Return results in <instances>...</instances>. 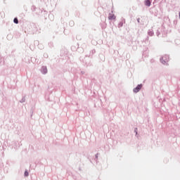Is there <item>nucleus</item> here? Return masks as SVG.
Here are the masks:
<instances>
[{"mask_svg":"<svg viewBox=\"0 0 180 180\" xmlns=\"http://www.w3.org/2000/svg\"><path fill=\"white\" fill-rule=\"evenodd\" d=\"M160 63L163 64V65H168V61H169V56L165 55L162 58H160Z\"/></svg>","mask_w":180,"mask_h":180,"instance_id":"nucleus-1","label":"nucleus"},{"mask_svg":"<svg viewBox=\"0 0 180 180\" xmlns=\"http://www.w3.org/2000/svg\"><path fill=\"white\" fill-rule=\"evenodd\" d=\"M141 88H143V84H138L136 86V87H135L134 89H133V92L134 94H137L138 92H140Z\"/></svg>","mask_w":180,"mask_h":180,"instance_id":"nucleus-2","label":"nucleus"},{"mask_svg":"<svg viewBox=\"0 0 180 180\" xmlns=\"http://www.w3.org/2000/svg\"><path fill=\"white\" fill-rule=\"evenodd\" d=\"M41 74H44V75H45V74H47V72H48L47 67L42 66L41 68Z\"/></svg>","mask_w":180,"mask_h":180,"instance_id":"nucleus-3","label":"nucleus"},{"mask_svg":"<svg viewBox=\"0 0 180 180\" xmlns=\"http://www.w3.org/2000/svg\"><path fill=\"white\" fill-rule=\"evenodd\" d=\"M108 19L109 20H113L115 19H116V15H115V14H112V13H109V15H108Z\"/></svg>","mask_w":180,"mask_h":180,"instance_id":"nucleus-4","label":"nucleus"},{"mask_svg":"<svg viewBox=\"0 0 180 180\" xmlns=\"http://www.w3.org/2000/svg\"><path fill=\"white\" fill-rule=\"evenodd\" d=\"M123 23H126V20L124 19H122L120 22L118 24L117 27L119 28L123 27Z\"/></svg>","mask_w":180,"mask_h":180,"instance_id":"nucleus-5","label":"nucleus"},{"mask_svg":"<svg viewBox=\"0 0 180 180\" xmlns=\"http://www.w3.org/2000/svg\"><path fill=\"white\" fill-rule=\"evenodd\" d=\"M144 3L146 6H151V1L150 0H145Z\"/></svg>","mask_w":180,"mask_h":180,"instance_id":"nucleus-6","label":"nucleus"},{"mask_svg":"<svg viewBox=\"0 0 180 180\" xmlns=\"http://www.w3.org/2000/svg\"><path fill=\"white\" fill-rule=\"evenodd\" d=\"M148 34H149V36H153L154 34V32H153V30H149L148 32Z\"/></svg>","mask_w":180,"mask_h":180,"instance_id":"nucleus-7","label":"nucleus"},{"mask_svg":"<svg viewBox=\"0 0 180 180\" xmlns=\"http://www.w3.org/2000/svg\"><path fill=\"white\" fill-rule=\"evenodd\" d=\"M13 22H14V23L18 25V23H19V20H18V18H14Z\"/></svg>","mask_w":180,"mask_h":180,"instance_id":"nucleus-8","label":"nucleus"},{"mask_svg":"<svg viewBox=\"0 0 180 180\" xmlns=\"http://www.w3.org/2000/svg\"><path fill=\"white\" fill-rule=\"evenodd\" d=\"M20 103H24V102H26V98H25V97H23L20 101Z\"/></svg>","mask_w":180,"mask_h":180,"instance_id":"nucleus-9","label":"nucleus"},{"mask_svg":"<svg viewBox=\"0 0 180 180\" xmlns=\"http://www.w3.org/2000/svg\"><path fill=\"white\" fill-rule=\"evenodd\" d=\"M24 175H25V176H29V172H27V170H25Z\"/></svg>","mask_w":180,"mask_h":180,"instance_id":"nucleus-10","label":"nucleus"},{"mask_svg":"<svg viewBox=\"0 0 180 180\" xmlns=\"http://www.w3.org/2000/svg\"><path fill=\"white\" fill-rule=\"evenodd\" d=\"M70 25H71V26H72V25H74V22H72V21L70 22Z\"/></svg>","mask_w":180,"mask_h":180,"instance_id":"nucleus-11","label":"nucleus"},{"mask_svg":"<svg viewBox=\"0 0 180 180\" xmlns=\"http://www.w3.org/2000/svg\"><path fill=\"white\" fill-rule=\"evenodd\" d=\"M134 132L137 134V128L135 129Z\"/></svg>","mask_w":180,"mask_h":180,"instance_id":"nucleus-12","label":"nucleus"},{"mask_svg":"<svg viewBox=\"0 0 180 180\" xmlns=\"http://www.w3.org/2000/svg\"><path fill=\"white\" fill-rule=\"evenodd\" d=\"M137 22H138V23H140V18L137 19Z\"/></svg>","mask_w":180,"mask_h":180,"instance_id":"nucleus-13","label":"nucleus"},{"mask_svg":"<svg viewBox=\"0 0 180 180\" xmlns=\"http://www.w3.org/2000/svg\"><path fill=\"white\" fill-rule=\"evenodd\" d=\"M150 63H154V59H152V60H150Z\"/></svg>","mask_w":180,"mask_h":180,"instance_id":"nucleus-14","label":"nucleus"},{"mask_svg":"<svg viewBox=\"0 0 180 180\" xmlns=\"http://www.w3.org/2000/svg\"><path fill=\"white\" fill-rule=\"evenodd\" d=\"M96 158H98V154L96 155Z\"/></svg>","mask_w":180,"mask_h":180,"instance_id":"nucleus-15","label":"nucleus"}]
</instances>
